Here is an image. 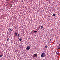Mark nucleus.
<instances>
[{"label": "nucleus", "instance_id": "nucleus-1", "mask_svg": "<svg viewBox=\"0 0 60 60\" xmlns=\"http://www.w3.org/2000/svg\"><path fill=\"white\" fill-rule=\"evenodd\" d=\"M15 34L14 37H15V36H17V35H18V32H17V33H16V32H15Z\"/></svg>", "mask_w": 60, "mask_h": 60}, {"label": "nucleus", "instance_id": "nucleus-2", "mask_svg": "<svg viewBox=\"0 0 60 60\" xmlns=\"http://www.w3.org/2000/svg\"><path fill=\"white\" fill-rule=\"evenodd\" d=\"M33 56L34 57H36L37 56V54H35L33 55Z\"/></svg>", "mask_w": 60, "mask_h": 60}, {"label": "nucleus", "instance_id": "nucleus-3", "mask_svg": "<svg viewBox=\"0 0 60 60\" xmlns=\"http://www.w3.org/2000/svg\"><path fill=\"white\" fill-rule=\"evenodd\" d=\"M45 56V53H43L41 55V57H43Z\"/></svg>", "mask_w": 60, "mask_h": 60}, {"label": "nucleus", "instance_id": "nucleus-4", "mask_svg": "<svg viewBox=\"0 0 60 60\" xmlns=\"http://www.w3.org/2000/svg\"><path fill=\"white\" fill-rule=\"evenodd\" d=\"M26 49L27 50H29L30 49V47L29 46H28Z\"/></svg>", "mask_w": 60, "mask_h": 60}, {"label": "nucleus", "instance_id": "nucleus-5", "mask_svg": "<svg viewBox=\"0 0 60 60\" xmlns=\"http://www.w3.org/2000/svg\"><path fill=\"white\" fill-rule=\"evenodd\" d=\"M9 30H10L9 32H11L12 31V30L10 29H9Z\"/></svg>", "mask_w": 60, "mask_h": 60}, {"label": "nucleus", "instance_id": "nucleus-6", "mask_svg": "<svg viewBox=\"0 0 60 60\" xmlns=\"http://www.w3.org/2000/svg\"><path fill=\"white\" fill-rule=\"evenodd\" d=\"M41 29L43 28V26H41Z\"/></svg>", "mask_w": 60, "mask_h": 60}, {"label": "nucleus", "instance_id": "nucleus-7", "mask_svg": "<svg viewBox=\"0 0 60 60\" xmlns=\"http://www.w3.org/2000/svg\"><path fill=\"white\" fill-rule=\"evenodd\" d=\"M53 16L54 17H55L56 16V14H53Z\"/></svg>", "mask_w": 60, "mask_h": 60}, {"label": "nucleus", "instance_id": "nucleus-8", "mask_svg": "<svg viewBox=\"0 0 60 60\" xmlns=\"http://www.w3.org/2000/svg\"><path fill=\"white\" fill-rule=\"evenodd\" d=\"M19 35H20V34L19 33L18 35H17V36L18 37H19Z\"/></svg>", "mask_w": 60, "mask_h": 60}, {"label": "nucleus", "instance_id": "nucleus-9", "mask_svg": "<svg viewBox=\"0 0 60 60\" xmlns=\"http://www.w3.org/2000/svg\"><path fill=\"white\" fill-rule=\"evenodd\" d=\"M19 41H22V40L20 38V39H19Z\"/></svg>", "mask_w": 60, "mask_h": 60}, {"label": "nucleus", "instance_id": "nucleus-10", "mask_svg": "<svg viewBox=\"0 0 60 60\" xmlns=\"http://www.w3.org/2000/svg\"><path fill=\"white\" fill-rule=\"evenodd\" d=\"M45 48H46V49H47V48H48V46H47V45L45 46Z\"/></svg>", "mask_w": 60, "mask_h": 60}, {"label": "nucleus", "instance_id": "nucleus-11", "mask_svg": "<svg viewBox=\"0 0 60 60\" xmlns=\"http://www.w3.org/2000/svg\"><path fill=\"white\" fill-rule=\"evenodd\" d=\"M3 56V55H0V57H2Z\"/></svg>", "mask_w": 60, "mask_h": 60}, {"label": "nucleus", "instance_id": "nucleus-12", "mask_svg": "<svg viewBox=\"0 0 60 60\" xmlns=\"http://www.w3.org/2000/svg\"><path fill=\"white\" fill-rule=\"evenodd\" d=\"M56 54L57 55H58V53H57V52H56Z\"/></svg>", "mask_w": 60, "mask_h": 60}, {"label": "nucleus", "instance_id": "nucleus-13", "mask_svg": "<svg viewBox=\"0 0 60 60\" xmlns=\"http://www.w3.org/2000/svg\"><path fill=\"white\" fill-rule=\"evenodd\" d=\"M34 32L35 33H36V32H37V31H34Z\"/></svg>", "mask_w": 60, "mask_h": 60}, {"label": "nucleus", "instance_id": "nucleus-14", "mask_svg": "<svg viewBox=\"0 0 60 60\" xmlns=\"http://www.w3.org/2000/svg\"><path fill=\"white\" fill-rule=\"evenodd\" d=\"M9 38H8V39H7V41H9Z\"/></svg>", "mask_w": 60, "mask_h": 60}, {"label": "nucleus", "instance_id": "nucleus-15", "mask_svg": "<svg viewBox=\"0 0 60 60\" xmlns=\"http://www.w3.org/2000/svg\"><path fill=\"white\" fill-rule=\"evenodd\" d=\"M58 49H60V48H58Z\"/></svg>", "mask_w": 60, "mask_h": 60}, {"label": "nucleus", "instance_id": "nucleus-16", "mask_svg": "<svg viewBox=\"0 0 60 60\" xmlns=\"http://www.w3.org/2000/svg\"><path fill=\"white\" fill-rule=\"evenodd\" d=\"M50 41H51V39H50Z\"/></svg>", "mask_w": 60, "mask_h": 60}, {"label": "nucleus", "instance_id": "nucleus-17", "mask_svg": "<svg viewBox=\"0 0 60 60\" xmlns=\"http://www.w3.org/2000/svg\"><path fill=\"white\" fill-rule=\"evenodd\" d=\"M59 46H60V44H59Z\"/></svg>", "mask_w": 60, "mask_h": 60}]
</instances>
